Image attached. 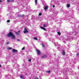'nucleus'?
I'll return each mask as SVG.
<instances>
[{
    "label": "nucleus",
    "instance_id": "nucleus-8",
    "mask_svg": "<svg viewBox=\"0 0 79 79\" xmlns=\"http://www.w3.org/2000/svg\"><path fill=\"white\" fill-rule=\"evenodd\" d=\"M12 52L13 53L15 52V53H17L18 52V50L15 49H13V51H12Z\"/></svg>",
    "mask_w": 79,
    "mask_h": 79
},
{
    "label": "nucleus",
    "instance_id": "nucleus-45",
    "mask_svg": "<svg viewBox=\"0 0 79 79\" xmlns=\"http://www.w3.org/2000/svg\"><path fill=\"white\" fill-rule=\"evenodd\" d=\"M65 16H66H66H68V15L66 16V14L65 15Z\"/></svg>",
    "mask_w": 79,
    "mask_h": 79
},
{
    "label": "nucleus",
    "instance_id": "nucleus-12",
    "mask_svg": "<svg viewBox=\"0 0 79 79\" xmlns=\"http://www.w3.org/2000/svg\"><path fill=\"white\" fill-rule=\"evenodd\" d=\"M4 41H5V40L2 39H1L0 40V42H1V44H2V43H3V42H4Z\"/></svg>",
    "mask_w": 79,
    "mask_h": 79
},
{
    "label": "nucleus",
    "instance_id": "nucleus-28",
    "mask_svg": "<svg viewBox=\"0 0 79 79\" xmlns=\"http://www.w3.org/2000/svg\"><path fill=\"white\" fill-rule=\"evenodd\" d=\"M15 34H16L17 35H19V33H18L17 32H15Z\"/></svg>",
    "mask_w": 79,
    "mask_h": 79
},
{
    "label": "nucleus",
    "instance_id": "nucleus-14",
    "mask_svg": "<svg viewBox=\"0 0 79 79\" xmlns=\"http://www.w3.org/2000/svg\"><path fill=\"white\" fill-rule=\"evenodd\" d=\"M77 56V57L78 58H79V52H78L76 54Z\"/></svg>",
    "mask_w": 79,
    "mask_h": 79
},
{
    "label": "nucleus",
    "instance_id": "nucleus-25",
    "mask_svg": "<svg viewBox=\"0 0 79 79\" xmlns=\"http://www.w3.org/2000/svg\"><path fill=\"white\" fill-rule=\"evenodd\" d=\"M34 39L35 40H38V39H37V38L34 37Z\"/></svg>",
    "mask_w": 79,
    "mask_h": 79
},
{
    "label": "nucleus",
    "instance_id": "nucleus-10",
    "mask_svg": "<svg viewBox=\"0 0 79 79\" xmlns=\"http://www.w3.org/2000/svg\"><path fill=\"white\" fill-rule=\"evenodd\" d=\"M68 35H67V36L68 37H70V36H69L70 35H72V32H70V33H68Z\"/></svg>",
    "mask_w": 79,
    "mask_h": 79
},
{
    "label": "nucleus",
    "instance_id": "nucleus-34",
    "mask_svg": "<svg viewBox=\"0 0 79 79\" xmlns=\"http://www.w3.org/2000/svg\"><path fill=\"white\" fill-rule=\"evenodd\" d=\"M39 16H40L41 15H42V13H40L39 14Z\"/></svg>",
    "mask_w": 79,
    "mask_h": 79
},
{
    "label": "nucleus",
    "instance_id": "nucleus-43",
    "mask_svg": "<svg viewBox=\"0 0 79 79\" xmlns=\"http://www.w3.org/2000/svg\"><path fill=\"white\" fill-rule=\"evenodd\" d=\"M0 67H2V65L0 64Z\"/></svg>",
    "mask_w": 79,
    "mask_h": 79
},
{
    "label": "nucleus",
    "instance_id": "nucleus-11",
    "mask_svg": "<svg viewBox=\"0 0 79 79\" xmlns=\"http://www.w3.org/2000/svg\"><path fill=\"white\" fill-rule=\"evenodd\" d=\"M11 37H12V38L13 39H15L16 38L15 37V36L13 34L12 35V36Z\"/></svg>",
    "mask_w": 79,
    "mask_h": 79
},
{
    "label": "nucleus",
    "instance_id": "nucleus-41",
    "mask_svg": "<svg viewBox=\"0 0 79 79\" xmlns=\"http://www.w3.org/2000/svg\"><path fill=\"white\" fill-rule=\"evenodd\" d=\"M2 1L0 0V3H2Z\"/></svg>",
    "mask_w": 79,
    "mask_h": 79
},
{
    "label": "nucleus",
    "instance_id": "nucleus-4",
    "mask_svg": "<svg viewBox=\"0 0 79 79\" xmlns=\"http://www.w3.org/2000/svg\"><path fill=\"white\" fill-rule=\"evenodd\" d=\"M22 2H25L26 3H27L29 2V0H23L22 1Z\"/></svg>",
    "mask_w": 79,
    "mask_h": 79
},
{
    "label": "nucleus",
    "instance_id": "nucleus-9",
    "mask_svg": "<svg viewBox=\"0 0 79 79\" xmlns=\"http://www.w3.org/2000/svg\"><path fill=\"white\" fill-rule=\"evenodd\" d=\"M53 2H51V6H52V7H53V8H55V5H53L52 4H53Z\"/></svg>",
    "mask_w": 79,
    "mask_h": 79
},
{
    "label": "nucleus",
    "instance_id": "nucleus-1",
    "mask_svg": "<svg viewBox=\"0 0 79 79\" xmlns=\"http://www.w3.org/2000/svg\"><path fill=\"white\" fill-rule=\"evenodd\" d=\"M73 31H74V32L76 33H78L79 31V26L76 27L75 26H74L73 27H72Z\"/></svg>",
    "mask_w": 79,
    "mask_h": 79
},
{
    "label": "nucleus",
    "instance_id": "nucleus-32",
    "mask_svg": "<svg viewBox=\"0 0 79 79\" xmlns=\"http://www.w3.org/2000/svg\"><path fill=\"white\" fill-rule=\"evenodd\" d=\"M7 23H10V20H8L7 21Z\"/></svg>",
    "mask_w": 79,
    "mask_h": 79
},
{
    "label": "nucleus",
    "instance_id": "nucleus-37",
    "mask_svg": "<svg viewBox=\"0 0 79 79\" xmlns=\"http://www.w3.org/2000/svg\"><path fill=\"white\" fill-rule=\"evenodd\" d=\"M28 61H29L31 62V59H30L28 60Z\"/></svg>",
    "mask_w": 79,
    "mask_h": 79
},
{
    "label": "nucleus",
    "instance_id": "nucleus-47",
    "mask_svg": "<svg viewBox=\"0 0 79 79\" xmlns=\"http://www.w3.org/2000/svg\"><path fill=\"white\" fill-rule=\"evenodd\" d=\"M57 49H58V48H57Z\"/></svg>",
    "mask_w": 79,
    "mask_h": 79
},
{
    "label": "nucleus",
    "instance_id": "nucleus-20",
    "mask_svg": "<svg viewBox=\"0 0 79 79\" xmlns=\"http://www.w3.org/2000/svg\"><path fill=\"white\" fill-rule=\"evenodd\" d=\"M62 53L63 55H65V52H64V51H63Z\"/></svg>",
    "mask_w": 79,
    "mask_h": 79
},
{
    "label": "nucleus",
    "instance_id": "nucleus-21",
    "mask_svg": "<svg viewBox=\"0 0 79 79\" xmlns=\"http://www.w3.org/2000/svg\"><path fill=\"white\" fill-rule=\"evenodd\" d=\"M35 5H37V0H35Z\"/></svg>",
    "mask_w": 79,
    "mask_h": 79
},
{
    "label": "nucleus",
    "instance_id": "nucleus-22",
    "mask_svg": "<svg viewBox=\"0 0 79 79\" xmlns=\"http://www.w3.org/2000/svg\"><path fill=\"white\" fill-rule=\"evenodd\" d=\"M55 45L56 47V46H58V47H59V46H60V45H59V44H55Z\"/></svg>",
    "mask_w": 79,
    "mask_h": 79
},
{
    "label": "nucleus",
    "instance_id": "nucleus-48",
    "mask_svg": "<svg viewBox=\"0 0 79 79\" xmlns=\"http://www.w3.org/2000/svg\"><path fill=\"white\" fill-rule=\"evenodd\" d=\"M7 68H8V66H7Z\"/></svg>",
    "mask_w": 79,
    "mask_h": 79
},
{
    "label": "nucleus",
    "instance_id": "nucleus-6",
    "mask_svg": "<svg viewBox=\"0 0 79 79\" xmlns=\"http://www.w3.org/2000/svg\"><path fill=\"white\" fill-rule=\"evenodd\" d=\"M23 32L24 34H26V33L27 32H28V31H27V30L26 28H25L24 31Z\"/></svg>",
    "mask_w": 79,
    "mask_h": 79
},
{
    "label": "nucleus",
    "instance_id": "nucleus-33",
    "mask_svg": "<svg viewBox=\"0 0 79 79\" xmlns=\"http://www.w3.org/2000/svg\"><path fill=\"white\" fill-rule=\"evenodd\" d=\"M24 49H25V47H23L22 49V50H24Z\"/></svg>",
    "mask_w": 79,
    "mask_h": 79
},
{
    "label": "nucleus",
    "instance_id": "nucleus-2",
    "mask_svg": "<svg viewBox=\"0 0 79 79\" xmlns=\"http://www.w3.org/2000/svg\"><path fill=\"white\" fill-rule=\"evenodd\" d=\"M71 37H69L68 39L64 38L63 39V40H64L63 42H64V43H66V41H68L69 40H71Z\"/></svg>",
    "mask_w": 79,
    "mask_h": 79
},
{
    "label": "nucleus",
    "instance_id": "nucleus-16",
    "mask_svg": "<svg viewBox=\"0 0 79 79\" xmlns=\"http://www.w3.org/2000/svg\"><path fill=\"white\" fill-rule=\"evenodd\" d=\"M20 77L21 79H23L24 78V76H20Z\"/></svg>",
    "mask_w": 79,
    "mask_h": 79
},
{
    "label": "nucleus",
    "instance_id": "nucleus-44",
    "mask_svg": "<svg viewBox=\"0 0 79 79\" xmlns=\"http://www.w3.org/2000/svg\"><path fill=\"white\" fill-rule=\"evenodd\" d=\"M35 79H39V78H36Z\"/></svg>",
    "mask_w": 79,
    "mask_h": 79
},
{
    "label": "nucleus",
    "instance_id": "nucleus-30",
    "mask_svg": "<svg viewBox=\"0 0 79 79\" xmlns=\"http://www.w3.org/2000/svg\"><path fill=\"white\" fill-rule=\"evenodd\" d=\"M9 10H11V7H9Z\"/></svg>",
    "mask_w": 79,
    "mask_h": 79
},
{
    "label": "nucleus",
    "instance_id": "nucleus-13",
    "mask_svg": "<svg viewBox=\"0 0 79 79\" xmlns=\"http://www.w3.org/2000/svg\"><path fill=\"white\" fill-rule=\"evenodd\" d=\"M17 16L18 17H24V15H18Z\"/></svg>",
    "mask_w": 79,
    "mask_h": 79
},
{
    "label": "nucleus",
    "instance_id": "nucleus-38",
    "mask_svg": "<svg viewBox=\"0 0 79 79\" xmlns=\"http://www.w3.org/2000/svg\"><path fill=\"white\" fill-rule=\"evenodd\" d=\"M2 77V75L1 74V73H0V78H1Z\"/></svg>",
    "mask_w": 79,
    "mask_h": 79
},
{
    "label": "nucleus",
    "instance_id": "nucleus-26",
    "mask_svg": "<svg viewBox=\"0 0 79 79\" xmlns=\"http://www.w3.org/2000/svg\"><path fill=\"white\" fill-rule=\"evenodd\" d=\"M43 26L44 27H47V25L45 24H44L43 25Z\"/></svg>",
    "mask_w": 79,
    "mask_h": 79
},
{
    "label": "nucleus",
    "instance_id": "nucleus-40",
    "mask_svg": "<svg viewBox=\"0 0 79 79\" xmlns=\"http://www.w3.org/2000/svg\"><path fill=\"white\" fill-rule=\"evenodd\" d=\"M77 61H79V59H77Z\"/></svg>",
    "mask_w": 79,
    "mask_h": 79
},
{
    "label": "nucleus",
    "instance_id": "nucleus-27",
    "mask_svg": "<svg viewBox=\"0 0 79 79\" xmlns=\"http://www.w3.org/2000/svg\"><path fill=\"white\" fill-rule=\"evenodd\" d=\"M41 45H42L43 47H44V44L43 43H42Z\"/></svg>",
    "mask_w": 79,
    "mask_h": 79
},
{
    "label": "nucleus",
    "instance_id": "nucleus-5",
    "mask_svg": "<svg viewBox=\"0 0 79 79\" xmlns=\"http://www.w3.org/2000/svg\"><path fill=\"white\" fill-rule=\"evenodd\" d=\"M36 52H37V54L38 55H40V51L39 50L37 49Z\"/></svg>",
    "mask_w": 79,
    "mask_h": 79
},
{
    "label": "nucleus",
    "instance_id": "nucleus-3",
    "mask_svg": "<svg viewBox=\"0 0 79 79\" xmlns=\"http://www.w3.org/2000/svg\"><path fill=\"white\" fill-rule=\"evenodd\" d=\"M13 34V33H12L11 32H10L9 33L7 34V36L8 37H11Z\"/></svg>",
    "mask_w": 79,
    "mask_h": 79
},
{
    "label": "nucleus",
    "instance_id": "nucleus-24",
    "mask_svg": "<svg viewBox=\"0 0 79 79\" xmlns=\"http://www.w3.org/2000/svg\"><path fill=\"white\" fill-rule=\"evenodd\" d=\"M57 34L58 35H61V33H60V32H58Z\"/></svg>",
    "mask_w": 79,
    "mask_h": 79
},
{
    "label": "nucleus",
    "instance_id": "nucleus-19",
    "mask_svg": "<svg viewBox=\"0 0 79 79\" xmlns=\"http://www.w3.org/2000/svg\"><path fill=\"white\" fill-rule=\"evenodd\" d=\"M69 6H70V4H67V8H69Z\"/></svg>",
    "mask_w": 79,
    "mask_h": 79
},
{
    "label": "nucleus",
    "instance_id": "nucleus-36",
    "mask_svg": "<svg viewBox=\"0 0 79 79\" xmlns=\"http://www.w3.org/2000/svg\"><path fill=\"white\" fill-rule=\"evenodd\" d=\"M9 44V42H7V43H6V44Z\"/></svg>",
    "mask_w": 79,
    "mask_h": 79
},
{
    "label": "nucleus",
    "instance_id": "nucleus-29",
    "mask_svg": "<svg viewBox=\"0 0 79 79\" xmlns=\"http://www.w3.org/2000/svg\"><path fill=\"white\" fill-rule=\"evenodd\" d=\"M11 49V48L9 47V48H7V50H10V49Z\"/></svg>",
    "mask_w": 79,
    "mask_h": 79
},
{
    "label": "nucleus",
    "instance_id": "nucleus-39",
    "mask_svg": "<svg viewBox=\"0 0 79 79\" xmlns=\"http://www.w3.org/2000/svg\"><path fill=\"white\" fill-rule=\"evenodd\" d=\"M17 40L18 41H20V40H19V39H17Z\"/></svg>",
    "mask_w": 79,
    "mask_h": 79
},
{
    "label": "nucleus",
    "instance_id": "nucleus-42",
    "mask_svg": "<svg viewBox=\"0 0 79 79\" xmlns=\"http://www.w3.org/2000/svg\"><path fill=\"white\" fill-rule=\"evenodd\" d=\"M19 32H20V31H18V33L19 34Z\"/></svg>",
    "mask_w": 79,
    "mask_h": 79
},
{
    "label": "nucleus",
    "instance_id": "nucleus-31",
    "mask_svg": "<svg viewBox=\"0 0 79 79\" xmlns=\"http://www.w3.org/2000/svg\"><path fill=\"white\" fill-rule=\"evenodd\" d=\"M46 73H50V71H47L46 72Z\"/></svg>",
    "mask_w": 79,
    "mask_h": 79
},
{
    "label": "nucleus",
    "instance_id": "nucleus-15",
    "mask_svg": "<svg viewBox=\"0 0 79 79\" xmlns=\"http://www.w3.org/2000/svg\"><path fill=\"white\" fill-rule=\"evenodd\" d=\"M13 1H14L13 0H7L8 2H12Z\"/></svg>",
    "mask_w": 79,
    "mask_h": 79
},
{
    "label": "nucleus",
    "instance_id": "nucleus-46",
    "mask_svg": "<svg viewBox=\"0 0 79 79\" xmlns=\"http://www.w3.org/2000/svg\"><path fill=\"white\" fill-rule=\"evenodd\" d=\"M64 74H65V73H64Z\"/></svg>",
    "mask_w": 79,
    "mask_h": 79
},
{
    "label": "nucleus",
    "instance_id": "nucleus-7",
    "mask_svg": "<svg viewBox=\"0 0 79 79\" xmlns=\"http://www.w3.org/2000/svg\"><path fill=\"white\" fill-rule=\"evenodd\" d=\"M44 8L45 11H46V10H48V6H44Z\"/></svg>",
    "mask_w": 79,
    "mask_h": 79
},
{
    "label": "nucleus",
    "instance_id": "nucleus-23",
    "mask_svg": "<svg viewBox=\"0 0 79 79\" xmlns=\"http://www.w3.org/2000/svg\"><path fill=\"white\" fill-rule=\"evenodd\" d=\"M46 56L44 55V56H42V58H46Z\"/></svg>",
    "mask_w": 79,
    "mask_h": 79
},
{
    "label": "nucleus",
    "instance_id": "nucleus-18",
    "mask_svg": "<svg viewBox=\"0 0 79 79\" xmlns=\"http://www.w3.org/2000/svg\"><path fill=\"white\" fill-rule=\"evenodd\" d=\"M13 63H15V65H16V64H17V63H16V61H15L14 62H13Z\"/></svg>",
    "mask_w": 79,
    "mask_h": 79
},
{
    "label": "nucleus",
    "instance_id": "nucleus-35",
    "mask_svg": "<svg viewBox=\"0 0 79 79\" xmlns=\"http://www.w3.org/2000/svg\"><path fill=\"white\" fill-rule=\"evenodd\" d=\"M56 38H58V35H56Z\"/></svg>",
    "mask_w": 79,
    "mask_h": 79
},
{
    "label": "nucleus",
    "instance_id": "nucleus-49",
    "mask_svg": "<svg viewBox=\"0 0 79 79\" xmlns=\"http://www.w3.org/2000/svg\"><path fill=\"white\" fill-rule=\"evenodd\" d=\"M23 66H24V64H23Z\"/></svg>",
    "mask_w": 79,
    "mask_h": 79
},
{
    "label": "nucleus",
    "instance_id": "nucleus-17",
    "mask_svg": "<svg viewBox=\"0 0 79 79\" xmlns=\"http://www.w3.org/2000/svg\"><path fill=\"white\" fill-rule=\"evenodd\" d=\"M41 29H43V30H44V31H45V30H46V29L45 28L42 26L41 27Z\"/></svg>",
    "mask_w": 79,
    "mask_h": 79
}]
</instances>
